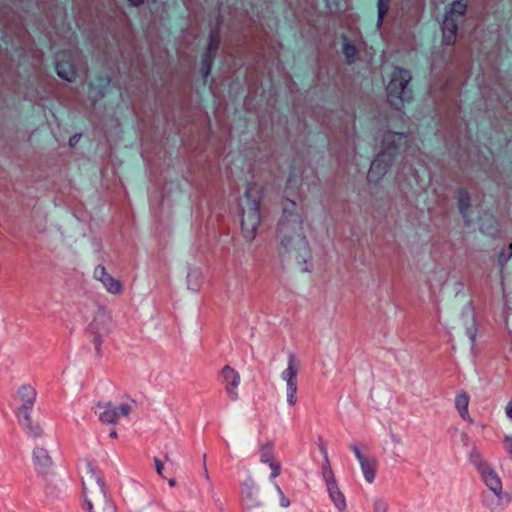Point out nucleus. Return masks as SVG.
<instances>
[{
    "label": "nucleus",
    "mask_w": 512,
    "mask_h": 512,
    "mask_svg": "<svg viewBox=\"0 0 512 512\" xmlns=\"http://www.w3.org/2000/svg\"><path fill=\"white\" fill-rule=\"evenodd\" d=\"M277 236L280 241V253L295 251L297 257L305 260L309 256L308 242L303 234L302 218L296 212V203L287 198L283 215L279 220Z\"/></svg>",
    "instance_id": "obj_1"
},
{
    "label": "nucleus",
    "mask_w": 512,
    "mask_h": 512,
    "mask_svg": "<svg viewBox=\"0 0 512 512\" xmlns=\"http://www.w3.org/2000/svg\"><path fill=\"white\" fill-rule=\"evenodd\" d=\"M82 485L85 504L89 512H117L115 503L107 495L100 471L90 461L85 463Z\"/></svg>",
    "instance_id": "obj_2"
},
{
    "label": "nucleus",
    "mask_w": 512,
    "mask_h": 512,
    "mask_svg": "<svg viewBox=\"0 0 512 512\" xmlns=\"http://www.w3.org/2000/svg\"><path fill=\"white\" fill-rule=\"evenodd\" d=\"M261 189L255 183L247 185L244 199L241 201V230L247 241H252L261 223L260 215Z\"/></svg>",
    "instance_id": "obj_3"
},
{
    "label": "nucleus",
    "mask_w": 512,
    "mask_h": 512,
    "mask_svg": "<svg viewBox=\"0 0 512 512\" xmlns=\"http://www.w3.org/2000/svg\"><path fill=\"white\" fill-rule=\"evenodd\" d=\"M407 135L396 132H386L383 136V150L377 154L370 165L368 172V180L377 182L387 172L388 167L398 153H400V145L407 141Z\"/></svg>",
    "instance_id": "obj_4"
},
{
    "label": "nucleus",
    "mask_w": 512,
    "mask_h": 512,
    "mask_svg": "<svg viewBox=\"0 0 512 512\" xmlns=\"http://www.w3.org/2000/svg\"><path fill=\"white\" fill-rule=\"evenodd\" d=\"M411 78L410 71L406 69L395 68L392 72L386 91L390 103L396 109H400V104L409 102L412 99L413 93L408 87Z\"/></svg>",
    "instance_id": "obj_5"
},
{
    "label": "nucleus",
    "mask_w": 512,
    "mask_h": 512,
    "mask_svg": "<svg viewBox=\"0 0 512 512\" xmlns=\"http://www.w3.org/2000/svg\"><path fill=\"white\" fill-rule=\"evenodd\" d=\"M113 328V320L110 312L100 306L94 314L92 321L87 327V333L92 337L97 354L101 352V345L105 337H107Z\"/></svg>",
    "instance_id": "obj_6"
},
{
    "label": "nucleus",
    "mask_w": 512,
    "mask_h": 512,
    "mask_svg": "<svg viewBox=\"0 0 512 512\" xmlns=\"http://www.w3.org/2000/svg\"><path fill=\"white\" fill-rule=\"evenodd\" d=\"M299 363L293 353H289L287 368L282 371L281 379L286 382L287 403L294 406L297 402V374Z\"/></svg>",
    "instance_id": "obj_7"
},
{
    "label": "nucleus",
    "mask_w": 512,
    "mask_h": 512,
    "mask_svg": "<svg viewBox=\"0 0 512 512\" xmlns=\"http://www.w3.org/2000/svg\"><path fill=\"white\" fill-rule=\"evenodd\" d=\"M132 411V406L129 403H122L115 406L112 402L98 403L96 405V413H98L99 420L103 423L115 424L121 418L127 417Z\"/></svg>",
    "instance_id": "obj_8"
},
{
    "label": "nucleus",
    "mask_w": 512,
    "mask_h": 512,
    "mask_svg": "<svg viewBox=\"0 0 512 512\" xmlns=\"http://www.w3.org/2000/svg\"><path fill=\"white\" fill-rule=\"evenodd\" d=\"M36 397V390L30 385H22L18 389L16 399L19 400L20 405L14 410L17 418H24L26 421L29 420Z\"/></svg>",
    "instance_id": "obj_9"
},
{
    "label": "nucleus",
    "mask_w": 512,
    "mask_h": 512,
    "mask_svg": "<svg viewBox=\"0 0 512 512\" xmlns=\"http://www.w3.org/2000/svg\"><path fill=\"white\" fill-rule=\"evenodd\" d=\"M220 380L228 398L235 402L239 399L238 387L241 382L240 374L231 366L225 365L220 372Z\"/></svg>",
    "instance_id": "obj_10"
},
{
    "label": "nucleus",
    "mask_w": 512,
    "mask_h": 512,
    "mask_svg": "<svg viewBox=\"0 0 512 512\" xmlns=\"http://www.w3.org/2000/svg\"><path fill=\"white\" fill-rule=\"evenodd\" d=\"M242 503L246 510H253L262 506V501L259 498V488L251 478L242 483Z\"/></svg>",
    "instance_id": "obj_11"
},
{
    "label": "nucleus",
    "mask_w": 512,
    "mask_h": 512,
    "mask_svg": "<svg viewBox=\"0 0 512 512\" xmlns=\"http://www.w3.org/2000/svg\"><path fill=\"white\" fill-rule=\"evenodd\" d=\"M93 276L102 283L107 292L114 295L122 293L123 285L121 281L111 276L103 265L95 267Z\"/></svg>",
    "instance_id": "obj_12"
},
{
    "label": "nucleus",
    "mask_w": 512,
    "mask_h": 512,
    "mask_svg": "<svg viewBox=\"0 0 512 512\" xmlns=\"http://www.w3.org/2000/svg\"><path fill=\"white\" fill-rule=\"evenodd\" d=\"M462 318L464 320L466 335L474 346L476 342L477 324L475 320L474 310L471 305H466L462 310Z\"/></svg>",
    "instance_id": "obj_13"
},
{
    "label": "nucleus",
    "mask_w": 512,
    "mask_h": 512,
    "mask_svg": "<svg viewBox=\"0 0 512 512\" xmlns=\"http://www.w3.org/2000/svg\"><path fill=\"white\" fill-rule=\"evenodd\" d=\"M486 486L496 495L499 496L502 491V482L497 473L491 468L483 470L480 473Z\"/></svg>",
    "instance_id": "obj_14"
},
{
    "label": "nucleus",
    "mask_w": 512,
    "mask_h": 512,
    "mask_svg": "<svg viewBox=\"0 0 512 512\" xmlns=\"http://www.w3.org/2000/svg\"><path fill=\"white\" fill-rule=\"evenodd\" d=\"M33 458L38 472L43 475L47 474L52 465V459L47 450L43 448L34 449Z\"/></svg>",
    "instance_id": "obj_15"
},
{
    "label": "nucleus",
    "mask_w": 512,
    "mask_h": 512,
    "mask_svg": "<svg viewBox=\"0 0 512 512\" xmlns=\"http://www.w3.org/2000/svg\"><path fill=\"white\" fill-rule=\"evenodd\" d=\"M327 492L335 508L339 512H344L347 508L346 498L339 489L337 482L326 485Z\"/></svg>",
    "instance_id": "obj_16"
},
{
    "label": "nucleus",
    "mask_w": 512,
    "mask_h": 512,
    "mask_svg": "<svg viewBox=\"0 0 512 512\" xmlns=\"http://www.w3.org/2000/svg\"><path fill=\"white\" fill-rule=\"evenodd\" d=\"M56 71L59 77L71 82L76 76V70L70 62L61 60L60 55L56 57Z\"/></svg>",
    "instance_id": "obj_17"
},
{
    "label": "nucleus",
    "mask_w": 512,
    "mask_h": 512,
    "mask_svg": "<svg viewBox=\"0 0 512 512\" xmlns=\"http://www.w3.org/2000/svg\"><path fill=\"white\" fill-rule=\"evenodd\" d=\"M469 401L470 398L467 393H460L456 395L455 408L463 420L472 422L468 411Z\"/></svg>",
    "instance_id": "obj_18"
},
{
    "label": "nucleus",
    "mask_w": 512,
    "mask_h": 512,
    "mask_svg": "<svg viewBox=\"0 0 512 512\" xmlns=\"http://www.w3.org/2000/svg\"><path fill=\"white\" fill-rule=\"evenodd\" d=\"M363 476L368 483H373L376 476L377 461L375 458H366L359 462Z\"/></svg>",
    "instance_id": "obj_19"
},
{
    "label": "nucleus",
    "mask_w": 512,
    "mask_h": 512,
    "mask_svg": "<svg viewBox=\"0 0 512 512\" xmlns=\"http://www.w3.org/2000/svg\"><path fill=\"white\" fill-rule=\"evenodd\" d=\"M458 207L467 225L470 224L468 210L470 208V195L466 189H460L458 193Z\"/></svg>",
    "instance_id": "obj_20"
},
{
    "label": "nucleus",
    "mask_w": 512,
    "mask_h": 512,
    "mask_svg": "<svg viewBox=\"0 0 512 512\" xmlns=\"http://www.w3.org/2000/svg\"><path fill=\"white\" fill-rule=\"evenodd\" d=\"M469 461L475 466L479 473L490 467L489 464L484 460L481 452L476 448H472L469 452Z\"/></svg>",
    "instance_id": "obj_21"
},
{
    "label": "nucleus",
    "mask_w": 512,
    "mask_h": 512,
    "mask_svg": "<svg viewBox=\"0 0 512 512\" xmlns=\"http://www.w3.org/2000/svg\"><path fill=\"white\" fill-rule=\"evenodd\" d=\"M260 462L270 464L274 462V446L268 442L263 444L260 448Z\"/></svg>",
    "instance_id": "obj_22"
},
{
    "label": "nucleus",
    "mask_w": 512,
    "mask_h": 512,
    "mask_svg": "<svg viewBox=\"0 0 512 512\" xmlns=\"http://www.w3.org/2000/svg\"><path fill=\"white\" fill-rule=\"evenodd\" d=\"M18 422L23 425L33 437H39L42 435V429L39 424L33 423L31 419V415L29 416V420L26 421L24 418H17Z\"/></svg>",
    "instance_id": "obj_23"
},
{
    "label": "nucleus",
    "mask_w": 512,
    "mask_h": 512,
    "mask_svg": "<svg viewBox=\"0 0 512 512\" xmlns=\"http://www.w3.org/2000/svg\"><path fill=\"white\" fill-rule=\"evenodd\" d=\"M321 470H322V477H323V480L326 485L337 482L334 477V473L332 471L328 457H326V460L323 461Z\"/></svg>",
    "instance_id": "obj_24"
},
{
    "label": "nucleus",
    "mask_w": 512,
    "mask_h": 512,
    "mask_svg": "<svg viewBox=\"0 0 512 512\" xmlns=\"http://www.w3.org/2000/svg\"><path fill=\"white\" fill-rule=\"evenodd\" d=\"M467 10V5L462 0H455L451 6L449 11L446 12V14L450 15L454 18V16H463Z\"/></svg>",
    "instance_id": "obj_25"
},
{
    "label": "nucleus",
    "mask_w": 512,
    "mask_h": 512,
    "mask_svg": "<svg viewBox=\"0 0 512 512\" xmlns=\"http://www.w3.org/2000/svg\"><path fill=\"white\" fill-rule=\"evenodd\" d=\"M213 57L210 53H204L201 63V74L206 80L211 73Z\"/></svg>",
    "instance_id": "obj_26"
},
{
    "label": "nucleus",
    "mask_w": 512,
    "mask_h": 512,
    "mask_svg": "<svg viewBox=\"0 0 512 512\" xmlns=\"http://www.w3.org/2000/svg\"><path fill=\"white\" fill-rule=\"evenodd\" d=\"M219 44H220V39H219L218 32L212 31L210 33L209 43H208L207 51L205 53H210L212 55V57L214 58V56L216 55L217 50L219 48Z\"/></svg>",
    "instance_id": "obj_27"
},
{
    "label": "nucleus",
    "mask_w": 512,
    "mask_h": 512,
    "mask_svg": "<svg viewBox=\"0 0 512 512\" xmlns=\"http://www.w3.org/2000/svg\"><path fill=\"white\" fill-rule=\"evenodd\" d=\"M390 0H378L377 8H378V19H377V27H380L383 23V19L388 12Z\"/></svg>",
    "instance_id": "obj_28"
},
{
    "label": "nucleus",
    "mask_w": 512,
    "mask_h": 512,
    "mask_svg": "<svg viewBox=\"0 0 512 512\" xmlns=\"http://www.w3.org/2000/svg\"><path fill=\"white\" fill-rule=\"evenodd\" d=\"M343 54L348 64H352L355 61L357 49L352 43H345L343 46Z\"/></svg>",
    "instance_id": "obj_29"
},
{
    "label": "nucleus",
    "mask_w": 512,
    "mask_h": 512,
    "mask_svg": "<svg viewBox=\"0 0 512 512\" xmlns=\"http://www.w3.org/2000/svg\"><path fill=\"white\" fill-rule=\"evenodd\" d=\"M388 502L383 498H375L373 500V512H388Z\"/></svg>",
    "instance_id": "obj_30"
},
{
    "label": "nucleus",
    "mask_w": 512,
    "mask_h": 512,
    "mask_svg": "<svg viewBox=\"0 0 512 512\" xmlns=\"http://www.w3.org/2000/svg\"><path fill=\"white\" fill-rule=\"evenodd\" d=\"M453 29H457V21L455 18L451 17L448 14H445L442 30L452 31Z\"/></svg>",
    "instance_id": "obj_31"
},
{
    "label": "nucleus",
    "mask_w": 512,
    "mask_h": 512,
    "mask_svg": "<svg viewBox=\"0 0 512 512\" xmlns=\"http://www.w3.org/2000/svg\"><path fill=\"white\" fill-rule=\"evenodd\" d=\"M443 33V43L445 45H453L456 39L457 29H453L452 31L442 30Z\"/></svg>",
    "instance_id": "obj_32"
},
{
    "label": "nucleus",
    "mask_w": 512,
    "mask_h": 512,
    "mask_svg": "<svg viewBox=\"0 0 512 512\" xmlns=\"http://www.w3.org/2000/svg\"><path fill=\"white\" fill-rule=\"evenodd\" d=\"M270 468H271V475H270V479L271 480H274L276 477H278L280 475V472H281V465L279 462L277 461H274V462H271L269 464Z\"/></svg>",
    "instance_id": "obj_33"
},
{
    "label": "nucleus",
    "mask_w": 512,
    "mask_h": 512,
    "mask_svg": "<svg viewBox=\"0 0 512 512\" xmlns=\"http://www.w3.org/2000/svg\"><path fill=\"white\" fill-rule=\"evenodd\" d=\"M512 257V243L509 245V253L506 254L505 251H502L500 254H499V264L501 267H503L507 261Z\"/></svg>",
    "instance_id": "obj_34"
},
{
    "label": "nucleus",
    "mask_w": 512,
    "mask_h": 512,
    "mask_svg": "<svg viewBox=\"0 0 512 512\" xmlns=\"http://www.w3.org/2000/svg\"><path fill=\"white\" fill-rule=\"evenodd\" d=\"M349 447H350V449L352 450V452L354 453L355 457L357 458V460L359 462H362L363 460H365L367 458L366 456H364L361 453V451L359 450L357 445L351 444Z\"/></svg>",
    "instance_id": "obj_35"
},
{
    "label": "nucleus",
    "mask_w": 512,
    "mask_h": 512,
    "mask_svg": "<svg viewBox=\"0 0 512 512\" xmlns=\"http://www.w3.org/2000/svg\"><path fill=\"white\" fill-rule=\"evenodd\" d=\"M154 463H155V468H156V472L159 476H162L163 475V469H164V465H163V462L158 459V458H154Z\"/></svg>",
    "instance_id": "obj_36"
},
{
    "label": "nucleus",
    "mask_w": 512,
    "mask_h": 512,
    "mask_svg": "<svg viewBox=\"0 0 512 512\" xmlns=\"http://www.w3.org/2000/svg\"><path fill=\"white\" fill-rule=\"evenodd\" d=\"M505 447L512 457V436H506L504 439Z\"/></svg>",
    "instance_id": "obj_37"
},
{
    "label": "nucleus",
    "mask_w": 512,
    "mask_h": 512,
    "mask_svg": "<svg viewBox=\"0 0 512 512\" xmlns=\"http://www.w3.org/2000/svg\"><path fill=\"white\" fill-rule=\"evenodd\" d=\"M280 498V505L284 508H287L290 506V500L284 495V493L279 494Z\"/></svg>",
    "instance_id": "obj_38"
},
{
    "label": "nucleus",
    "mask_w": 512,
    "mask_h": 512,
    "mask_svg": "<svg viewBox=\"0 0 512 512\" xmlns=\"http://www.w3.org/2000/svg\"><path fill=\"white\" fill-rule=\"evenodd\" d=\"M296 182L297 181L292 176L288 179L287 186H286V189H285V192H286L287 195H291L290 190H291L292 186L294 184H296Z\"/></svg>",
    "instance_id": "obj_39"
},
{
    "label": "nucleus",
    "mask_w": 512,
    "mask_h": 512,
    "mask_svg": "<svg viewBox=\"0 0 512 512\" xmlns=\"http://www.w3.org/2000/svg\"><path fill=\"white\" fill-rule=\"evenodd\" d=\"M505 413H506L507 417L510 420H512V398L510 399V401L506 405Z\"/></svg>",
    "instance_id": "obj_40"
},
{
    "label": "nucleus",
    "mask_w": 512,
    "mask_h": 512,
    "mask_svg": "<svg viewBox=\"0 0 512 512\" xmlns=\"http://www.w3.org/2000/svg\"><path fill=\"white\" fill-rule=\"evenodd\" d=\"M203 464H204V477L209 480V474L206 467V454L203 455Z\"/></svg>",
    "instance_id": "obj_41"
},
{
    "label": "nucleus",
    "mask_w": 512,
    "mask_h": 512,
    "mask_svg": "<svg viewBox=\"0 0 512 512\" xmlns=\"http://www.w3.org/2000/svg\"><path fill=\"white\" fill-rule=\"evenodd\" d=\"M78 137H79L78 135H74V136H72V137L70 138V140H69V144H70V146H74V145L77 143V141H78Z\"/></svg>",
    "instance_id": "obj_42"
},
{
    "label": "nucleus",
    "mask_w": 512,
    "mask_h": 512,
    "mask_svg": "<svg viewBox=\"0 0 512 512\" xmlns=\"http://www.w3.org/2000/svg\"><path fill=\"white\" fill-rule=\"evenodd\" d=\"M133 6H139L143 3V0H128Z\"/></svg>",
    "instance_id": "obj_43"
},
{
    "label": "nucleus",
    "mask_w": 512,
    "mask_h": 512,
    "mask_svg": "<svg viewBox=\"0 0 512 512\" xmlns=\"http://www.w3.org/2000/svg\"><path fill=\"white\" fill-rule=\"evenodd\" d=\"M320 450H321V452H322V454H323L324 461H325V460H326V457H328L327 450H326V448H325L324 446H321V447H320Z\"/></svg>",
    "instance_id": "obj_44"
},
{
    "label": "nucleus",
    "mask_w": 512,
    "mask_h": 512,
    "mask_svg": "<svg viewBox=\"0 0 512 512\" xmlns=\"http://www.w3.org/2000/svg\"><path fill=\"white\" fill-rule=\"evenodd\" d=\"M274 487H275V489H276V491H277L278 495H279V494H281V493H283V491H282L281 487H280L276 482L274 483Z\"/></svg>",
    "instance_id": "obj_45"
},
{
    "label": "nucleus",
    "mask_w": 512,
    "mask_h": 512,
    "mask_svg": "<svg viewBox=\"0 0 512 512\" xmlns=\"http://www.w3.org/2000/svg\"><path fill=\"white\" fill-rule=\"evenodd\" d=\"M168 484L170 487H174L176 485V480L174 478H171L168 480Z\"/></svg>",
    "instance_id": "obj_46"
},
{
    "label": "nucleus",
    "mask_w": 512,
    "mask_h": 512,
    "mask_svg": "<svg viewBox=\"0 0 512 512\" xmlns=\"http://www.w3.org/2000/svg\"><path fill=\"white\" fill-rule=\"evenodd\" d=\"M110 437H111V438H116V437H117V432H116V430H112V431L110 432Z\"/></svg>",
    "instance_id": "obj_47"
},
{
    "label": "nucleus",
    "mask_w": 512,
    "mask_h": 512,
    "mask_svg": "<svg viewBox=\"0 0 512 512\" xmlns=\"http://www.w3.org/2000/svg\"><path fill=\"white\" fill-rule=\"evenodd\" d=\"M393 441L396 442V443H400V440L397 439V438H393Z\"/></svg>",
    "instance_id": "obj_48"
},
{
    "label": "nucleus",
    "mask_w": 512,
    "mask_h": 512,
    "mask_svg": "<svg viewBox=\"0 0 512 512\" xmlns=\"http://www.w3.org/2000/svg\"><path fill=\"white\" fill-rule=\"evenodd\" d=\"M481 230L484 231V224H481Z\"/></svg>",
    "instance_id": "obj_49"
}]
</instances>
